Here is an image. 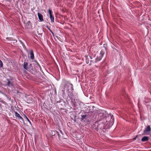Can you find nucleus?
<instances>
[{"label":"nucleus","instance_id":"0eeeda50","mask_svg":"<svg viewBox=\"0 0 151 151\" xmlns=\"http://www.w3.org/2000/svg\"><path fill=\"white\" fill-rule=\"evenodd\" d=\"M37 15L39 19L40 20V21H43V16L40 13H38Z\"/></svg>","mask_w":151,"mask_h":151},{"label":"nucleus","instance_id":"c756f323","mask_svg":"<svg viewBox=\"0 0 151 151\" xmlns=\"http://www.w3.org/2000/svg\"><path fill=\"white\" fill-rule=\"evenodd\" d=\"M39 35H42V34H39Z\"/></svg>","mask_w":151,"mask_h":151},{"label":"nucleus","instance_id":"4be33fe9","mask_svg":"<svg viewBox=\"0 0 151 151\" xmlns=\"http://www.w3.org/2000/svg\"><path fill=\"white\" fill-rule=\"evenodd\" d=\"M93 63V61H92V60H91L90 61V63L89 64V65H91V64H92V63Z\"/></svg>","mask_w":151,"mask_h":151},{"label":"nucleus","instance_id":"4468645a","mask_svg":"<svg viewBox=\"0 0 151 151\" xmlns=\"http://www.w3.org/2000/svg\"><path fill=\"white\" fill-rule=\"evenodd\" d=\"M87 116L86 115H83L81 116V121H82L84 119H85Z\"/></svg>","mask_w":151,"mask_h":151},{"label":"nucleus","instance_id":"2f4dec72","mask_svg":"<svg viewBox=\"0 0 151 151\" xmlns=\"http://www.w3.org/2000/svg\"><path fill=\"white\" fill-rule=\"evenodd\" d=\"M49 30L50 31L51 30L50 29H49Z\"/></svg>","mask_w":151,"mask_h":151},{"label":"nucleus","instance_id":"5701e85b","mask_svg":"<svg viewBox=\"0 0 151 151\" xmlns=\"http://www.w3.org/2000/svg\"><path fill=\"white\" fill-rule=\"evenodd\" d=\"M50 32L53 35H54V33L51 30Z\"/></svg>","mask_w":151,"mask_h":151},{"label":"nucleus","instance_id":"2eb2a0df","mask_svg":"<svg viewBox=\"0 0 151 151\" xmlns=\"http://www.w3.org/2000/svg\"><path fill=\"white\" fill-rule=\"evenodd\" d=\"M3 66V63L2 61L0 60V68H2Z\"/></svg>","mask_w":151,"mask_h":151},{"label":"nucleus","instance_id":"393cba45","mask_svg":"<svg viewBox=\"0 0 151 151\" xmlns=\"http://www.w3.org/2000/svg\"><path fill=\"white\" fill-rule=\"evenodd\" d=\"M27 23L28 24V25H29V24H30V21H28L27 22Z\"/></svg>","mask_w":151,"mask_h":151},{"label":"nucleus","instance_id":"412c9836","mask_svg":"<svg viewBox=\"0 0 151 151\" xmlns=\"http://www.w3.org/2000/svg\"><path fill=\"white\" fill-rule=\"evenodd\" d=\"M62 92H63V95H65V88H64L62 90Z\"/></svg>","mask_w":151,"mask_h":151},{"label":"nucleus","instance_id":"9d476101","mask_svg":"<svg viewBox=\"0 0 151 151\" xmlns=\"http://www.w3.org/2000/svg\"><path fill=\"white\" fill-rule=\"evenodd\" d=\"M149 138L148 137L144 136L141 139V141L142 142H145L148 140Z\"/></svg>","mask_w":151,"mask_h":151},{"label":"nucleus","instance_id":"cd10ccee","mask_svg":"<svg viewBox=\"0 0 151 151\" xmlns=\"http://www.w3.org/2000/svg\"><path fill=\"white\" fill-rule=\"evenodd\" d=\"M86 61L87 63H89L88 62H87V60H86Z\"/></svg>","mask_w":151,"mask_h":151},{"label":"nucleus","instance_id":"6ab92c4d","mask_svg":"<svg viewBox=\"0 0 151 151\" xmlns=\"http://www.w3.org/2000/svg\"><path fill=\"white\" fill-rule=\"evenodd\" d=\"M48 12L50 14V15H52V11L50 9H49Z\"/></svg>","mask_w":151,"mask_h":151},{"label":"nucleus","instance_id":"f03ea898","mask_svg":"<svg viewBox=\"0 0 151 151\" xmlns=\"http://www.w3.org/2000/svg\"><path fill=\"white\" fill-rule=\"evenodd\" d=\"M65 87H67V91L68 92V93L73 91V85L72 84L68 83L65 84Z\"/></svg>","mask_w":151,"mask_h":151},{"label":"nucleus","instance_id":"423d86ee","mask_svg":"<svg viewBox=\"0 0 151 151\" xmlns=\"http://www.w3.org/2000/svg\"><path fill=\"white\" fill-rule=\"evenodd\" d=\"M15 116L19 119H23V118L21 116L20 114H18L17 112L15 111Z\"/></svg>","mask_w":151,"mask_h":151},{"label":"nucleus","instance_id":"1a4fd4ad","mask_svg":"<svg viewBox=\"0 0 151 151\" xmlns=\"http://www.w3.org/2000/svg\"><path fill=\"white\" fill-rule=\"evenodd\" d=\"M30 58L32 59H34V55L33 51L32 50H30Z\"/></svg>","mask_w":151,"mask_h":151},{"label":"nucleus","instance_id":"a878e982","mask_svg":"<svg viewBox=\"0 0 151 151\" xmlns=\"http://www.w3.org/2000/svg\"><path fill=\"white\" fill-rule=\"evenodd\" d=\"M47 29L49 30L50 29L47 26Z\"/></svg>","mask_w":151,"mask_h":151},{"label":"nucleus","instance_id":"6e6552de","mask_svg":"<svg viewBox=\"0 0 151 151\" xmlns=\"http://www.w3.org/2000/svg\"><path fill=\"white\" fill-rule=\"evenodd\" d=\"M86 150L87 151H95V149L92 147L88 146L86 148Z\"/></svg>","mask_w":151,"mask_h":151},{"label":"nucleus","instance_id":"20e7f679","mask_svg":"<svg viewBox=\"0 0 151 151\" xmlns=\"http://www.w3.org/2000/svg\"><path fill=\"white\" fill-rule=\"evenodd\" d=\"M68 95L70 98H71L72 99H73L74 100H75L74 98H76L77 97L76 94L73 93V91L68 93Z\"/></svg>","mask_w":151,"mask_h":151},{"label":"nucleus","instance_id":"7ed1b4c3","mask_svg":"<svg viewBox=\"0 0 151 151\" xmlns=\"http://www.w3.org/2000/svg\"><path fill=\"white\" fill-rule=\"evenodd\" d=\"M150 131L151 128L150 126H148L144 131L143 134L144 135H148Z\"/></svg>","mask_w":151,"mask_h":151},{"label":"nucleus","instance_id":"aec40b11","mask_svg":"<svg viewBox=\"0 0 151 151\" xmlns=\"http://www.w3.org/2000/svg\"><path fill=\"white\" fill-rule=\"evenodd\" d=\"M35 62L36 63L35 64V65H37L39 67H40V65L39 64V63L37 62V61H35Z\"/></svg>","mask_w":151,"mask_h":151},{"label":"nucleus","instance_id":"9b49d317","mask_svg":"<svg viewBox=\"0 0 151 151\" xmlns=\"http://www.w3.org/2000/svg\"><path fill=\"white\" fill-rule=\"evenodd\" d=\"M28 65V63L27 62H24L23 65L24 68L26 70H28V68L27 67Z\"/></svg>","mask_w":151,"mask_h":151},{"label":"nucleus","instance_id":"f8f14e48","mask_svg":"<svg viewBox=\"0 0 151 151\" xmlns=\"http://www.w3.org/2000/svg\"><path fill=\"white\" fill-rule=\"evenodd\" d=\"M6 81H7V85L9 86H12L13 84L12 82H11L9 79H7Z\"/></svg>","mask_w":151,"mask_h":151},{"label":"nucleus","instance_id":"b1692460","mask_svg":"<svg viewBox=\"0 0 151 151\" xmlns=\"http://www.w3.org/2000/svg\"><path fill=\"white\" fill-rule=\"evenodd\" d=\"M27 23L28 24V25H29V24H30V21H28L27 22Z\"/></svg>","mask_w":151,"mask_h":151},{"label":"nucleus","instance_id":"c85d7f7f","mask_svg":"<svg viewBox=\"0 0 151 151\" xmlns=\"http://www.w3.org/2000/svg\"><path fill=\"white\" fill-rule=\"evenodd\" d=\"M60 132L61 133H62V131L61 130H60Z\"/></svg>","mask_w":151,"mask_h":151},{"label":"nucleus","instance_id":"f3484780","mask_svg":"<svg viewBox=\"0 0 151 151\" xmlns=\"http://www.w3.org/2000/svg\"><path fill=\"white\" fill-rule=\"evenodd\" d=\"M101 59V58H99V59H98V58H96V60L95 61V62H96L97 61L100 60Z\"/></svg>","mask_w":151,"mask_h":151},{"label":"nucleus","instance_id":"39448f33","mask_svg":"<svg viewBox=\"0 0 151 151\" xmlns=\"http://www.w3.org/2000/svg\"><path fill=\"white\" fill-rule=\"evenodd\" d=\"M56 134L58 135L59 138H60V135L58 132L56 131H51V135L52 137H53V136H55Z\"/></svg>","mask_w":151,"mask_h":151},{"label":"nucleus","instance_id":"ddd939ff","mask_svg":"<svg viewBox=\"0 0 151 151\" xmlns=\"http://www.w3.org/2000/svg\"><path fill=\"white\" fill-rule=\"evenodd\" d=\"M50 17L51 19V21L52 22H54V17L52 15H50Z\"/></svg>","mask_w":151,"mask_h":151},{"label":"nucleus","instance_id":"bb28decb","mask_svg":"<svg viewBox=\"0 0 151 151\" xmlns=\"http://www.w3.org/2000/svg\"><path fill=\"white\" fill-rule=\"evenodd\" d=\"M137 137H135V138H134V140H135Z\"/></svg>","mask_w":151,"mask_h":151},{"label":"nucleus","instance_id":"a211bd4d","mask_svg":"<svg viewBox=\"0 0 151 151\" xmlns=\"http://www.w3.org/2000/svg\"><path fill=\"white\" fill-rule=\"evenodd\" d=\"M104 53L102 51H101L100 53V55H101V57H102L103 55H104Z\"/></svg>","mask_w":151,"mask_h":151},{"label":"nucleus","instance_id":"dca6fc26","mask_svg":"<svg viewBox=\"0 0 151 151\" xmlns=\"http://www.w3.org/2000/svg\"><path fill=\"white\" fill-rule=\"evenodd\" d=\"M24 116H25V118L27 120V121L31 124V122L29 120V119L25 115H24Z\"/></svg>","mask_w":151,"mask_h":151},{"label":"nucleus","instance_id":"7c9ffc66","mask_svg":"<svg viewBox=\"0 0 151 151\" xmlns=\"http://www.w3.org/2000/svg\"><path fill=\"white\" fill-rule=\"evenodd\" d=\"M31 65H32V64H31L29 65V66H31Z\"/></svg>","mask_w":151,"mask_h":151},{"label":"nucleus","instance_id":"f257e3e1","mask_svg":"<svg viewBox=\"0 0 151 151\" xmlns=\"http://www.w3.org/2000/svg\"><path fill=\"white\" fill-rule=\"evenodd\" d=\"M114 118L112 114H110L106 115L104 113L99 114L97 120L95 123L98 124L97 128L100 129H106L113 124Z\"/></svg>","mask_w":151,"mask_h":151}]
</instances>
